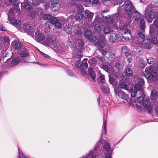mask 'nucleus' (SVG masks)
Here are the masks:
<instances>
[{
	"label": "nucleus",
	"instance_id": "obj_1",
	"mask_svg": "<svg viewBox=\"0 0 158 158\" xmlns=\"http://www.w3.org/2000/svg\"><path fill=\"white\" fill-rule=\"evenodd\" d=\"M145 72L144 76L149 82H155L157 80V73L156 70L152 69L151 71L150 69L148 68L146 69Z\"/></svg>",
	"mask_w": 158,
	"mask_h": 158
},
{
	"label": "nucleus",
	"instance_id": "obj_2",
	"mask_svg": "<svg viewBox=\"0 0 158 158\" xmlns=\"http://www.w3.org/2000/svg\"><path fill=\"white\" fill-rule=\"evenodd\" d=\"M125 9L127 15L130 17H131V15L134 11V7L130 1L126 2L124 5Z\"/></svg>",
	"mask_w": 158,
	"mask_h": 158
},
{
	"label": "nucleus",
	"instance_id": "obj_3",
	"mask_svg": "<svg viewBox=\"0 0 158 158\" xmlns=\"http://www.w3.org/2000/svg\"><path fill=\"white\" fill-rule=\"evenodd\" d=\"M122 31L123 32V37L126 40H129L131 38V36L129 31L127 28V27L124 26L123 27Z\"/></svg>",
	"mask_w": 158,
	"mask_h": 158
},
{
	"label": "nucleus",
	"instance_id": "obj_4",
	"mask_svg": "<svg viewBox=\"0 0 158 158\" xmlns=\"http://www.w3.org/2000/svg\"><path fill=\"white\" fill-rule=\"evenodd\" d=\"M141 105L145 110H147L148 113H150L152 110V107L149 100L146 98L144 99Z\"/></svg>",
	"mask_w": 158,
	"mask_h": 158
},
{
	"label": "nucleus",
	"instance_id": "obj_5",
	"mask_svg": "<svg viewBox=\"0 0 158 158\" xmlns=\"http://www.w3.org/2000/svg\"><path fill=\"white\" fill-rule=\"evenodd\" d=\"M141 44L142 47L145 49H150L152 47V42L148 39H144Z\"/></svg>",
	"mask_w": 158,
	"mask_h": 158
},
{
	"label": "nucleus",
	"instance_id": "obj_6",
	"mask_svg": "<svg viewBox=\"0 0 158 158\" xmlns=\"http://www.w3.org/2000/svg\"><path fill=\"white\" fill-rule=\"evenodd\" d=\"M16 1H4V6L12 5L13 6H15L16 8L18 7V4L19 2H16Z\"/></svg>",
	"mask_w": 158,
	"mask_h": 158
},
{
	"label": "nucleus",
	"instance_id": "obj_7",
	"mask_svg": "<svg viewBox=\"0 0 158 158\" xmlns=\"http://www.w3.org/2000/svg\"><path fill=\"white\" fill-rule=\"evenodd\" d=\"M32 2H27L24 4V8L27 10H30L31 8V5L29 4V2L32 4L33 5L35 6H36L39 4V3L37 2V1H31Z\"/></svg>",
	"mask_w": 158,
	"mask_h": 158
},
{
	"label": "nucleus",
	"instance_id": "obj_8",
	"mask_svg": "<svg viewBox=\"0 0 158 158\" xmlns=\"http://www.w3.org/2000/svg\"><path fill=\"white\" fill-rule=\"evenodd\" d=\"M52 23L58 29L61 28V23L60 19H58L56 18H54L51 20Z\"/></svg>",
	"mask_w": 158,
	"mask_h": 158
},
{
	"label": "nucleus",
	"instance_id": "obj_9",
	"mask_svg": "<svg viewBox=\"0 0 158 158\" xmlns=\"http://www.w3.org/2000/svg\"><path fill=\"white\" fill-rule=\"evenodd\" d=\"M40 10L39 9H36L31 11L29 14V16L32 18H35L38 16Z\"/></svg>",
	"mask_w": 158,
	"mask_h": 158
},
{
	"label": "nucleus",
	"instance_id": "obj_10",
	"mask_svg": "<svg viewBox=\"0 0 158 158\" xmlns=\"http://www.w3.org/2000/svg\"><path fill=\"white\" fill-rule=\"evenodd\" d=\"M76 66L78 68H81L83 66H85V68L88 67V64L86 62V59H84L81 63L80 60H77L76 63Z\"/></svg>",
	"mask_w": 158,
	"mask_h": 158
},
{
	"label": "nucleus",
	"instance_id": "obj_11",
	"mask_svg": "<svg viewBox=\"0 0 158 158\" xmlns=\"http://www.w3.org/2000/svg\"><path fill=\"white\" fill-rule=\"evenodd\" d=\"M23 28L25 31L27 32H33L35 31V29L31 27L30 24L25 23L23 25Z\"/></svg>",
	"mask_w": 158,
	"mask_h": 158
},
{
	"label": "nucleus",
	"instance_id": "obj_12",
	"mask_svg": "<svg viewBox=\"0 0 158 158\" xmlns=\"http://www.w3.org/2000/svg\"><path fill=\"white\" fill-rule=\"evenodd\" d=\"M10 20V23L13 25L16 26L18 27H20L21 26V23L19 20H16L15 18H12L9 19Z\"/></svg>",
	"mask_w": 158,
	"mask_h": 158
},
{
	"label": "nucleus",
	"instance_id": "obj_13",
	"mask_svg": "<svg viewBox=\"0 0 158 158\" xmlns=\"http://www.w3.org/2000/svg\"><path fill=\"white\" fill-rule=\"evenodd\" d=\"M88 72L91 79L92 80L94 81L96 77L95 73L94 71H93L92 68L90 67H89L88 68Z\"/></svg>",
	"mask_w": 158,
	"mask_h": 158
},
{
	"label": "nucleus",
	"instance_id": "obj_14",
	"mask_svg": "<svg viewBox=\"0 0 158 158\" xmlns=\"http://www.w3.org/2000/svg\"><path fill=\"white\" fill-rule=\"evenodd\" d=\"M51 3L54 10H57L60 8V6L58 3V1H51Z\"/></svg>",
	"mask_w": 158,
	"mask_h": 158
},
{
	"label": "nucleus",
	"instance_id": "obj_15",
	"mask_svg": "<svg viewBox=\"0 0 158 158\" xmlns=\"http://www.w3.org/2000/svg\"><path fill=\"white\" fill-rule=\"evenodd\" d=\"M115 93L117 95L123 99L127 100L128 98L127 95L125 94L123 91L119 90L118 92H116Z\"/></svg>",
	"mask_w": 158,
	"mask_h": 158
},
{
	"label": "nucleus",
	"instance_id": "obj_16",
	"mask_svg": "<svg viewBox=\"0 0 158 158\" xmlns=\"http://www.w3.org/2000/svg\"><path fill=\"white\" fill-rule=\"evenodd\" d=\"M35 40L39 43H42V42L45 39L44 35L41 33H39L35 36Z\"/></svg>",
	"mask_w": 158,
	"mask_h": 158
},
{
	"label": "nucleus",
	"instance_id": "obj_17",
	"mask_svg": "<svg viewBox=\"0 0 158 158\" xmlns=\"http://www.w3.org/2000/svg\"><path fill=\"white\" fill-rule=\"evenodd\" d=\"M137 36L138 37V44H141L142 41L144 40L145 37L144 35L141 32H139L138 33Z\"/></svg>",
	"mask_w": 158,
	"mask_h": 158
},
{
	"label": "nucleus",
	"instance_id": "obj_18",
	"mask_svg": "<svg viewBox=\"0 0 158 158\" xmlns=\"http://www.w3.org/2000/svg\"><path fill=\"white\" fill-rule=\"evenodd\" d=\"M118 87L126 90L128 92H129L130 91L128 86L127 84L124 83L119 84L118 85Z\"/></svg>",
	"mask_w": 158,
	"mask_h": 158
},
{
	"label": "nucleus",
	"instance_id": "obj_19",
	"mask_svg": "<svg viewBox=\"0 0 158 158\" xmlns=\"http://www.w3.org/2000/svg\"><path fill=\"white\" fill-rule=\"evenodd\" d=\"M85 16L84 17L86 18H89L90 19V22H91V18L93 16V14L91 12H90L88 10H86L84 11Z\"/></svg>",
	"mask_w": 158,
	"mask_h": 158
},
{
	"label": "nucleus",
	"instance_id": "obj_20",
	"mask_svg": "<svg viewBox=\"0 0 158 158\" xmlns=\"http://www.w3.org/2000/svg\"><path fill=\"white\" fill-rule=\"evenodd\" d=\"M118 38L117 35L116 33H111L110 36L109 40L112 42H115Z\"/></svg>",
	"mask_w": 158,
	"mask_h": 158
},
{
	"label": "nucleus",
	"instance_id": "obj_21",
	"mask_svg": "<svg viewBox=\"0 0 158 158\" xmlns=\"http://www.w3.org/2000/svg\"><path fill=\"white\" fill-rule=\"evenodd\" d=\"M103 18L104 19V21L108 23H112L113 21L112 17L109 15L105 16Z\"/></svg>",
	"mask_w": 158,
	"mask_h": 158
},
{
	"label": "nucleus",
	"instance_id": "obj_22",
	"mask_svg": "<svg viewBox=\"0 0 158 158\" xmlns=\"http://www.w3.org/2000/svg\"><path fill=\"white\" fill-rule=\"evenodd\" d=\"M132 14L135 20L138 21L139 19L140 15L139 12L134 11Z\"/></svg>",
	"mask_w": 158,
	"mask_h": 158
},
{
	"label": "nucleus",
	"instance_id": "obj_23",
	"mask_svg": "<svg viewBox=\"0 0 158 158\" xmlns=\"http://www.w3.org/2000/svg\"><path fill=\"white\" fill-rule=\"evenodd\" d=\"M109 81L110 84H112L114 86H116L117 85V83L115 82V79L113 77L109 76Z\"/></svg>",
	"mask_w": 158,
	"mask_h": 158
},
{
	"label": "nucleus",
	"instance_id": "obj_24",
	"mask_svg": "<svg viewBox=\"0 0 158 158\" xmlns=\"http://www.w3.org/2000/svg\"><path fill=\"white\" fill-rule=\"evenodd\" d=\"M111 31L110 28L108 26H105L103 28V33L106 34L109 33Z\"/></svg>",
	"mask_w": 158,
	"mask_h": 158
},
{
	"label": "nucleus",
	"instance_id": "obj_25",
	"mask_svg": "<svg viewBox=\"0 0 158 158\" xmlns=\"http://www.w3.org/2000/svg\"><path fill=\"white\" fill-rule=\"evenodd\" d=\"M144 96H145V95L137 97V102H138L142 104L146 98L144 97Z\"/></svg>",
	"mask_w": 158,
	"mask_h": 158
},
{
	"label": "nucleus",
	"instance_id": "obj_26",
	"mask_svg": "<svg viewBox=\"0 0 158 158\" xmlns=\"http://www.w3.org/2000/svg\"><path fill=\"white\" fill-rule=\"evenodd\" d=\"M105 77L104 75H102L98 78V81L100 84L105 83Z\"/></svg>",
	"mask_w": 158,
	"mask_h": 158
},
{
	"label": "nucleus",
	"instance_id": "obj_27",
	"mask_svg": "<svg viewBox=\"0 0 158 158\" xmlns=\"http://www.w3.org/2000/svg\"><path fill=\"white\" fill-rule=\"evenodd\" d=\"M14 43H15V48L16 49H19L22 46V45L20 42L15 41L14 42Z\"/></svg>",
	"mask_w": 158,
	"mask_h": 158
},
{
	"label": "nucleus",
	"instance_id": "obj_28",
	"mask_svg": "<svg viewBox=\"0 0 158 158\" xmlns=\"http://www.w3.org/2000/svg\"><path fill=\"white\" fill-rule=\"evenodd\" d=\"M20 56L21 57L24 58L28 56L27 51L25 50L22 51L20 53Z\"/></svg>",
	"mask_w": 158,
	"mask_h": 158
},
{
	"label": "nucleus",
	"instance_id": "obj_29",
	"mask_svg": "<svg viewBox=\"0 0 158 158\" xmlns=\"http://www.w3.org/2000/svg\"><path fill=\"white\" fill-rule=\"evenodd\" d=\"M155 16V14L153 10H150L148 13V15L146 16V17H148L150 18H153Z\"/></svg>",
	"mask_w": 158,
	"mask_h": 158
},
{
	"label": "nucleus",
	"instance_id": "obj_30",
	"mask_svg": "<svg viewBox=\"0 0 158 158\" xmlns=\"http://www.w3.org/2000/svg\"><path fill=\"white\" fill-rule=\"evenodd\" d=\"M92 35V32L90 30H86L85 32V35L86 37L88 38L91 36Z\"/></svg>",
	"mask_w": 158,
	"mask_h": 158
},
{
	"label": "nucleus",
	"instance_id": "obj_31",
	"mask_svg": "<svg viewBox=\"0 0 158 158\" xmlns=\"http://www.w3.org/2000/svg\"><path fill=\"white\" fill-rule=\"evenodd\" d=\"M115 66L118 69H122L123 68V65L121 62H118L115 63Z\"/></svg>",
	"mask_w": 158,
	"mask_h": 158
},
{
	"label": "nucleus",
	"instance_id": "obj_32",
	"mask_svg": "<svg viewBox=\"0 0 158 158\" xmlns=\"http://www.w3.org/2000/svg\"><path fill=\"white\" fill-rule=\"evenodd\" d=\"M125 72L127 75L128 76H130L132 75V70L131 69L129 68H128L127 69H126Z\"/></svg>",
	"mask_w": 158,
	"mask_h": 158
},
{
	"label": "nucleus",
	"instance_id": "obj_33",
	"mask_svg": "<svg viewBox=\"0 0 158 158\" xmlns=\"http://www.w3.org/2000/svg\"><path fill=\"white\" fill-rule=\"evenodd\" d=\"M54 17H52V16L51 15L48 14H46L44 16V19L46 20H50L51 21V20L52 19V18H53Z\"/></svg>",
	"mask_w": 158,
	"mask_h": 158
},
{
	"label": "nucleus",
	"instance_id": "obj_34",
	"mask_svg": "<svg viewBox=\"0 0 158 158\" xmlns=\"http://www.w3.org/2000/svg\"><path fill=\"white\" fill-rule=\"evenodd\" d=\"M89 4H91L92 5L98 4L100 3L99 1H86Z\"/></svg>",
	"mask_w": 158,
	"mask_h": 158
},
{
	"label": "nucleus",
	"instance_id": "obj_35",
	"mask_svg": "<svg viewBox=\"0 0 158 158\" xmlns=\"http://www.w3.org/2000/svg\"><path fill=\"white\" fill-rule=\"evenodd\" d=\"M91 41L94 44H96L98 42V38L95 36H93L92 37Z\"/></svg>",
	"mask_w": 158,
	"mask_h": 158
},
{
	"label": "nucleus",
	"instance_id": "obj_36",
	"mask_svg": "<svg viewBox=\"0 0 158 158\" xmlns=\"http://www.w3.org/2000/svg\"><path fill=\"white\" fill-rule=\"evenodd\" d=\"M61 26H66L67 24V20L65 19H60Z\"/></svg>",
	"mask_w": 158,
	"mask_h": 158
},
{
	"label": "nucleus",
	"instance_id": "obj_37",
	"mask_svg": "<svg viewBox=\"0 0 158 158\" xmlns=\"http://www.w3.org/2000/svg\"><path fill=\"white\" fill-rule=\"evenodd\" d=\"M77 10L79 11V13L82 12L84 10V8L81 5H77Z\"/></svg>",
	"mask_w": 158,
	"mask_h": 158
},
{
	"label": "nucleus",
	"instance_id": "obj_38",
	"mask_svg": "<svg viewBox=\"0 0 158 158\" xmlns=\"http://www.w3.org/2000/svg\"><path fill=\"white\" fill-rule=\"evenodd\" d=\"M64 30L68 34H70L71 33L72 29L70 27H67L64 28Z\"/></svg>",
	"mask_w": 158,
	"mask_h": 158
},
{
	"label": "nucleus",
	"instance_id": "obj_39",
	"mask_svg": "<svg viewBox=\"0 0 158 158\" xmlns=\"http://www.w3.org/2000/svg\"><path fill=\"white\" fill-rule=\"evenodd\" d=\"M85 67L83 66L82 67L80 68L79 69V72H80V73L82 75H84L86 74V72L85 70Z\"/></svg>",
	"mask_w": 158,
	"mask_h": 158
},
{
	"label": "nucleus",
	"instance_id": "obj_40",
	"mask_svg": "<svg viewBox=\"0 0 158 158\" xmlns=\"http://www.w3.org/2000/svg\"><path fill=\"white\" fill-rule=\"evenodd\" d=\"M19 62V59L17 58L14 59L12 61V63L14 65H17Z\"/></svg>",
	"mask_w": 158,
	"mask_h": 158
},
{
	"label": "nucleus",
	"instance_id": "obj_41",
	"mask_svg": "<svg viewBox=\"0 0 158 158\" xmlns=\"http://www.w3.org/2000/svg\"><path fill=\"white\" fill-rule=\"evenodd\" d=\"M139 65L141 68H143L145 66L144 61L142 59H140L139 61Z\"/></svg>",
	"mask_w": 158,
	"mask_h": 158
},
{
	"label": "nucleus",
	"instance_id": "obj_42",
	"mask_svg": "<svg viewBox=\"0 0 158 158\" xmlns=\"http://www.w3.org/2000/svg\"><path fill=\"white\" fill-rule=\"evenodd\" d=\"M131 94L132 97H135L136 96L137 90L135 89L132 90L131 91Z\"/></svg>",
	"mask_w": 158,
	"mask_h": 158
},
{
	"label": "nucleus",
	"instance_id": "obj_43",
	"mask_svg": "<svg viewBox=\"0 0 158 158\" xmlns=\"http://www.w3.org/2000/svg\"><path fill=\"white\" fill-rule=\"evenodd\" d=\"M52 24L51 22H47L45 23V27L47 28H51L52 27Z\"/></svg>",
	"mask_w": 158,
	"mask_h": 158
},
{
	"label": "nucleus",
	"instance_id": "obj_44",
	"mask_svg": "<svg viewBox=\"0 0 158 158\" xmlns=\"http://www.w3.org/2000/svg\"><path fill=\"white\" fill-rule=\"evenodd\" d=\"M84 17V15L82 14H78L76 16V18L77 20H80Z\"/></svg>",
	"mask_w": 158,
	"mask_h": 158
},
{
	"label": "nucleus",
	"instance_id": "obj_45",
	"mask_svg": "<svg viewBox=\"0 0 158 158\" xmlns=\"http://www.w3.org/2000/svg\"><path fill=\"white\" fill-rule=\"evenodd\" d=\"M140 27L142 30H143L144 28V21L142 19L140 21Z\"/></svg>",
	"mask_w": 158,
	"mask_h": 158
},
{
	"label": "nucleus",
	"instance_id": "obj_46",
	"mask_svg": "<svg viewBox=\"0 0 158 158\" xmlns=\"http://www.w3.org/2000/svg\"><path fill=\"white\" fill-rule=\"evenodd\" d=\"M102 68L105 71L108 72L110 71L109 67L106 65H103L102 66Z\"/></svg>",
	"mask_w": 158,
	"mask_h": 158
},
{
	"label": "nucleus",
	"instance_id": "obj_47",
	"mask_svg": "<svg viewBox=\"0 0 158 158\" xmlns=\"http://www.w3.org/2000/svg\"><path fill=\"white\" fill-rule=\"evenodd\" d=\"M74 34L77 36H79L81 34V31L78 29H75L74 30Z\"/></svg>",
	"mask_w": 158,
	"mask_h": 158
},
{
	"label": "nucleus",
	"instance_id": "obj_48",
	"mask_svg": "<svg viewBox=\"0 0 158 158\" xmlns=\"http://www.w3.org/2000/svg\"><path fill=\"white\" fill-rule=\"evenodd\" d=\"M142 86L140 85L137 84L135 86V89L136 90H140L142 88Z\"/></svg>",
	"mask_w": 158,
	"mask_h": 158
},
{
	"label": "nucleus",
	"instance_id": "obj_49",
	"mask_svg": "<svg viewBox=\"0 0 158 158\" xmlns=\"http://www.w3.org/2000/svg\"><path fill=\"white\" fill-rule=\"evenodd\" d=\"M150 41L152 43L155 44H156L157 43V39L154 37L152 38V40Z\"/></svg>",
	"mask_w": 158,
	"mask_h": 158
},
{
	"label": "nucleus",
	"instance_id": "obj_50",
	"mask_svg": "<svg viewBox=\"0 0 158 158\" xmlns=\"http://www.w3.org/2000/svg\"><path fill=\"white\" fill-rule=\"evenodd\" d=\"M158 94L157 92L155 90H152L151 92V95L153 97L156 96L158 95Z\"/></svg>",
	"mask_w": 158,
	"mask_h": 158
},
{
	"label": "nucleus",
	"instance_id": "obj_51",
	"mask_svg": "<svg viewBox=\"0 0 158 158\" xmlns=\"http://www.w3.org/2000/svg\"><path fill=\"white\" fill-rule=\"evenodd\" d=\"M139 81L138 84L140 85H143L144 84V80L142 78H139Z\"/></svg>",
	"mask_w": 158,
	"mask_h": 158
},
{
	"label": "nucleus",
	"instance_id": "obj_52",
	"mask_svg": "<svg viewBox=\"0 0 158 158\" xmlns=\"http://www.w3.org/2000/svg\"><path fill=\"white\" fill-rule=\"evenodd\" d=\"M94 29L97 31H99L101 30L100 26L99 24H96L94 26Z\"/></svg>",
	"mask_w": 158,
	"mask_h": 158
},
{
	"label": "nucleus",
	"instance_id": "obj_53",
	"mask_svg": "<svg viewBox=\"0 0 158 158\" xmlns=\"http://www.w3.org/2000/svg\"><path fill=\"white\" fill-rule=\"evenodd\" d=\"M105 150L108 151L109 150L110 148V145L109 143H106L105 145Z\"/></svg>",
	"mask_w": 158,
	"mask_h": 158
},
{
	"label": "nucleus",
	"instance_id": "obj_54",
	"mask_svg": "<svg viewBox=\"0 0 158 158\" xmlns=\"http://www.w3.org/2000/svg\"><path fill=\"white\" fill-rule=\"evenodd\" d=\"M77 44H79V46H82L83 45V41L81 40H79L77 41Z\"/></svg>",
	"mask_w": 158,
	"mask_h": 158
},
{
	"label": "nucleus",
	"instance_id": "obj_55",
	"mask_svg": "<svg viewBox=\"0 0 158 158\" xmlns=\"http://www.w3.org/2000/svg\"><path fill=\"white\" fill-rule=\"evenodd\" d=\"M127 47L126 46H124V47H123V48H122V52L125 54L126 52H127V51H128L127 49Z\"/></svg>",
	"mask_w": 158,
	"mask_h": 158
},
{
	"label": "nucleus",
	"instance_id": "obj_56",
	"mask_svg": "<svg viewBox=\"0 0 158 158\" xmlns=\"http://www.w3.org/2000/svg\"><path fill=\"white\" fill-rule=\"evenodd\" d=\"M15 11H13L12 9H10L9 10V15L8 16V19H10V15H13V12H15Z\"/></svg>",
	"mask_w": 158,
	"mask_h": 158
},
{
	"label": "nucleus",
	"instance_id": "obj_57",
	"mask_svg": "<svg viewBox=\"0 0 158 158\" xmlns=\"http://www.w3.org/2000/svg\"><path fill=\"white\" fill-rule=\"evenodd\" d=\"M154 60V59L152 57H149L147 60V61L148 63L149 64H151L152 63V62Z\"/></svg>",
	"mask_w": 158,
	"mask_h": 158
},
{
	"label": "nucleus",
	"instance_id": "obj_58",
	"mask_svg": "<svg viewBox=\"0 0 158 158\" xmlns=\"http://www.w3.org/2000/svg\"><path fill=\"white\" fill-rule=\"evenodd\" d=\"M110 57L111 58H113L115 57V53L114 52H109Z\"/></svg>",
	"mask_w": 158,
	"mask_h": 158
},
{
	"label": "nucleus",
	"instance_id": "obj_59",
	"mask_svg": "<svg viewBox=\"0 0 158 158\" xmlns=\"http://www.w3.org/2000/svg\"><path fill=\"white\" fill-rule=\"evenodd\" d=\"M124 54L127 57H128L129 56V57L131 56V52L128 51H127V52Z\"/></svg>",
	"mask_w": 158,
	"mask_h": 158
},
{
	"label": "nucleus",
	"instance_id": "obj_60",
	"mask_svg": "<svg viewBox=\"0 0 158 158\" xmlns=\"http://www.w3.org/2000/svg\"><path fill=\"white\" fill-rule=\"evenodd\" d=\"M48 42L50 44H52L54 43H56V41L50 38L48 40Z\"/></svg>",
	"mask_w": 158,
	"mask_h": 158
},
{
	"label": "nucleus",
	"instance_id": "obj_61",
	"mask_svg": "<svg viewBox=\"0 0 158 158\" xmlns=\"http://www.w3.org/2000/svg\"><path fill=\"white\" fill-rule=\"evenodd\" d=\"M5 28L4 27L3 25L0 23V30L1 31H5Z\"/></svg>",
	"mask_w": 158,
	"mask_h": 158
},
{
	"label": "nucleus",
	"instance_id": "obj_62",
	"mask_svg": "<svg viewBox=\"0 0 158 158\" xmlns=\"http://www.w3.org/2000/svg\"><path fill=\"white\" fill-rule=\"evenodd\" d=\"M40 52V53H41L44 57H45L46 58H50V56H48V55L46 54H45V53H44L42 52Z\"/></svg>",
	"mask_w": 158,
	"mask_h": 158
},
{
	"label": "nucleus",
	"instance_id": "obj_63",
	"mask_svg": "<svg viewBox=\"0 0 158 158\" xmlns=\"http://www.w3.org/2000/svg\"><path fill=\"white\" fill-rule=\"evenodd\" d=\"M90 155H91L90 156V158H96V156L94 153H92V152H91L90 153Z\"/></svg>",
	"mask_w": 158,
	"mask_h": 158
},
{
	"label": "nucleus",
	"instance_id": "obj_64",
	"mask_svg": "<svg viewBox=\"0 0 158 158\" xmlns=\"http://www.w3.org/2000/svg\"><path fill=\"white\" fill-rule=\"evenodd\" d=\"M128 61L129 63H131L132 61V56H129V57H127Z\"/></svg>",
	"mask_w": 158,
	"mask_h": 158
}]
</instances>
